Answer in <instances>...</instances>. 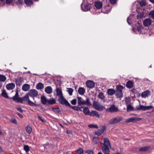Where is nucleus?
Listing matches in <instances>:
<instances>
[{
  "instance_id": "9",
  "label": "nucleus",
  "mask_w": 154,
  "mask_h": 154,
  "mask_svg": "<svg viewBox=\"0 0 154 154\" xmlns=\"http://www.w3.org/2000/svg\"><path fill=\"white\" fill-rule=\"evenodd\" d=\"M106 111L111 113L117 112L119 110L117 107L116 106L114 105H112L110 107L106 109Z\"/></svg>"
},
{
  "instance_id": "1",
  "label": "nucleus",
  "mask_w": 154,
  "mask_h": 154,
  "mask_svg": "<svg viewBox=\"0 0 154 154\" xmlns=\"http://www.w3.org/2000/svg\"><path fill=\"white\" fill-rule=\"evenodd\" d=\"M104 143L102 142L100 143L103 145L102 146L101 148L104 154H110L108 146H111V144L109 140L106 138L103 139Z\"/></svg>"
},
{
  "instance_id": "14",
  "label": "nucleus",
  "mask_w": 154,
  "mask_h": 154,
  "mask_svg": "<svg viewBox=\"0 0 154 154\" xmlns=\"http://www.w3.org/2000/svg\"><path fill=\"white\" fill-rule=\"evenodd\" d=\"M89 115L90 116H95L97 118L100 117V115L98 112L96 111H92L90 112Z\"/></svg>"
},
{
  "instance_id": "52",
  "label": "nucleus",
  "mask_w": 154,
  "mask_h": 154,
  "mask_svg": "<svg viewBox=\"0 0 154 154\" xmlns=\"http://www.w3.org/2000/svg\"><path fill=\"white\" fill-rule=\"evenodd\" d=\"M10 121L11 122L14 123V124L17 125V122L16 120L15 119H12Z\"/></svg>"
},
{
  "instance_id": "39",
  "label": "nucleus",
  "mask_w": 154,
  "mask_h": 154,
  "mask_svg": "<svg viewBox=\"0 0 154 154\" xmlns=\"http://www.w3.org/2000/svg\"><path fill=\"white\" fill-rule=\"evenodd\" d=\"M98 97L102 100H104L105 97V96L104 95L103 93L102 92H100L99 93Z\"/></svg>"
},
{
  "instance_id": "5",
  "label": "nucleus",
  "mask_w": 154,
  "mask_h": 154,
  "mask_svg": "<svg viewBox=\"0 0 154 154\" xmlns=\"http://www.w3.org/2000/svg\"><path fill=\"white\" fill-rule=\"evenodd\" d=\"M13 100L17 103H23L22 98L19 97L18 92L17 90L15 95L12 97L11 98Z\"/></svg>"
},
{
  "instance_id": "55",
  "label": "nucleus",
  "mask_w": 154,
  "mask_h": 154,
  "mask_svg": "<svg viewBox=\"0 0 154 154\" xmlns=\"http://www.w3.org/2000/svg\"><path fill=\"white\" fill-rule=\"evenodd\" d=\"M85 153L88 154H93V151L91 150H87L85 152Z\"/></svg>"
},
{
  "instance_id": "34",
  "label": "nucleus",
  "mask_w": 154,
  "mask_h": 154,
  "mask_svg": "<svg viewBox=\"0 0 154 154\" xmlns=\"http://www.w3.org/2000/svg\"><path fill=\"white\" fill-rule=\"evenodd\" d=\"M116 91L122 92V90L124 88V87L121 85H117L116 86Z\"/></svg>"
},
{
  "instance_id": "58",
  "label": "nucleus",
  "mask_w": 154,
  "mask_h": 154,
  "mask_svg": "<svg viewBox=\"0 0 154 154\" xmlns=\"http://www.w3.org/2000/svg\"><path fill=\"white\" fill-rule=\"evenodd\" d=\"M116 0H109L110 3L112 5L115 4L116 3Z\"/></svg>"
},
{
  "instance_id": "54",
  "label": "nucleus",
  "mask_w": 154,
  "mask_h": 154,
  "mask_svg": "<svg viewBox=\"0 0 154 154\" xmlns=\"http://www.w3.org/2000/svg\"><path fill=\"white\" fill-rule=\"evenodd\" d=\"M76 99H74L71 101V103L73 105H75L76 104Z\"/></svg>"
},
{
  "instance_id": "32",
  "label": "nucleus",
  "mask_w": 154,
  "mask_h": 154,
  "mask_svg": "<svg viewBox=\"0 0 154 154\" xmlns=\"http://www.w3.org/2000/svg\"><path fill=\"white\" fill-rule=\"evenodd\" d=\"M116 96L117 98H121L123 97V94L122 92H119L116 91Z\"/></svg>"
},
{
  "instance_id": "8",
  "label": "nucleus",
  "mask_w": 154,
  "mask_h": 154,
  "mask_svg": "<svg viewBox=\"0 0 154 154\" xmlns=\"http://www.w3.org/2000/svg\"><path fill=\"white\" fill-rule=\"evenodd\" d=\"M93 106L95 109L97 110H102L104 108V106H103L100 105V103L98 102L95 101L93 102Z\"/></svg>"
},
{
  "instance_id": "17",
  "label": "nucleus",
  "mask_w": 154,
  "mask_h": 154,
  "mask_svg": "<svg viewBox=\"0 0 154 154\" xmlns=\"http://www.w3.org/2000/svg\"><path fill=\"white\" fill-rule=\"evenodd\" d=\"M94 6L96 8L98 9L101 8L102 7V3L99 1L96 2L94 3Z\"/></svg>"
},
{
  "instance_id": "19",
  "label": "nucleus",
  "mask_w": 154,
  "mask_h": 154,
  "mask_svg": "<svg viewBox=\"0 0 154 154\" xmlns=\"http://www.w3.org/2000/svg\"><path fill=\"white\" fill-rule=\"evenodd\" d=\"M15 87V85L14 83H11L8 84H7L6 85V88L8 90H12Z\"/></svg>"
},
{
  "instance_id": "16",
  "label": "nucleus",
  "mask_w": 154,
  "mask_h": 154,
  "mask_svg": "<svg viewBox=\"0 0 154 154\" xmlns=\"http://www.w3.org/2000/svg\"><path fill=\"white\" fill-rule=\"evenodd\" d=\"M77 98L78 99V105L81 106L85 104V100L81 97H78Z\"/></svg>"
},
{
  "instance_id": "20",
  "label": "nucleus",
  "mask_w": 154,
  "mask_h": 154,
  "mask_svg": "<svg viewBox=\"0 0 154 154\" xmlns=\"http://www.w3.org/2000/svg\"><path fill=\"white\" fill-rule=\"evenodd\" d=\"M136 26L137 31L139 32H141L142 29H143L142 24L139 23H137L136 25Z\"/></svg>"
},
{
  "instance_id": "4",
  "label": "nucleus",
  "mask_w": 154,
  "mask_h": 154,
  "mask_svg": "<svg viewBox=\"0 0 154 154\" xmlns=\"http://www.w3.org/2000/svg\"><path fill=\"white\" fill-rule=\"evenodd\" d=\"M153 108L152 106L150 105L149 106H144L142 105H140L138 106L135 108V110H142L146 111L150 109Z\"/></svg>"
},
{
  "instance_id": "13",
  "label": "nucleus",
  "mask_w": 154,
  "mask_h": 154,
  "mask_svg": "<svg viewBox=\"0 0 154 154\" xmlns=\"http://www.w3.org/2000/svg\"><path fill=\"white\" fill-rule=\"evenodd\" d=\"M106 129L105 126H103L101 129H99L97 131L95 132V134L98 136L102 134Z\"/></svg>"
},
{
  "instance_id": "51",
  "label": "nucleus",
  "mask_w": 154,
  "mask_h": 154,
  "mask_svg": "<svg viewBox=\"0 0 154 154\" xmlns=\"http://www.w3.org/2000/svg\"><path fill=\"white\" fill-rule=\"evenodd\" d=\"M130 102V100L129 97H126L125 98V102L126 104H128Z\"/></svg>"
},
{
  "instance_id": "29",
  "label": "nucleus",
  "mask_w": 154,
  "mask_h": 154,
  "mask_svg": "<svg viewBox=\"0 0 154 154\" xmlns=\"http://www.w3.org/2000/svg\"><path fill=\"white\" fill-rule=\"evenodd\" d=\"M83 112L85 115H89L90 112L88 107H85L83 109Z\"/></svg>"
},
{
  "instance_id": "40",
  "label": "nucleus",
  "mask_w": 154,
  "mask_h": 154,
  "mask_svg": "<svg viewBox=\"0 0 154 154\" xmlns=\"http://www.w3.org/2000/svg\"><path fill=\"white\" fill-rule=\"evenodd\" d=\"M32 131V128H31L30 127L27 126L26 128V132L27 133H28V134H30Z\"/></svg>"
},
{
  "instance_id": "2",
  "label": "nucleus",
  "mask_w": 154,
  "mask_h": 154,
  "mask_svg": "<svg viewBox=\"0 0 154 154\" xmlns=\"http://www.w3.org/2000/svg\"><path fill=\"white\" fill-rule=\"evenodd\" d=\"M123 118L122 116H117L116 117L110 119L108 121V123L110 125H114L122 121Z\"/></svg>"
},
{
  "instance_id": "12",
  "label": "nucleus",
  "mask_w": 154,
  "mask_h": 154,
  "mask_svg": "<svg viewBox=\"0 0 154 154\" xmlns=\"http://www.w3.org/2000/svg\"><path fill=\"white\" fill-rule=\"evenodd\" d=\"M152 22V20L150 18H146L144 20L143 25L145 26H148L151 24Z\"/></svg>"
},
{
  "instance_id": "7",
  "label": "nucleus",
  "mask_w": 154,
  "mask_h": 154,
  "mask_svg": "<svg viewBox=\"0 0 154 154\" xmlns=\"http://www.w3.org/2000/svg\"><path fill=\"white\" fill-rule=\"evenodd\" d=\"M29 96L33 98L34 100V97H36L38 94V91L35 89L30 90L27 93Z\"/></svg>"
},
{
  "instance_id": "23",
  "label": "nucleus",
  "mask_w": 154,
  "mask_h": 154,
  "mask_svg": "<svg viewBox=\"0 0 154 154\" xmlns=\"http://www.w3.org/2000/svg\"><path fill=\"white\" fill-rule=\"evenodd\" d=\"M48 100L44 96L41 97V102L42 104L47 105Z\"/></svg>"
},
{
  "instance_id": "64",
  "label": "nucleus",
  "mask_w": 154,
  "mask_h": 154,
  "mask_svg": "<svg viewBox=\"0 0 154 154\" xmlns=\"http://www.w3.org/2000/svg\"><path fill=\"white\" fill-rule=\"evenodd\" d=\"M3 152V149L0 146V153L2 152Z\"/></svg>"
},
{
  "instance_id": "42",
  "label": "nucleus",
  "mask_w": 154,
  "mask_h": 154,
  "mask_svg": "<svg viewBox=\"0 0 154 154\" xmlns=\"http://www.w3.org/2000/svg\"><path fill=\"white\" fill-rule=\"evenodd\" d=\"M85 104L88 106H91V103L90 102L89 98H87L86 101H85Z\"/></svg>"
},
{
  "instance_id": "3",
  "label": "nucleus",
  "mask_w": 154,
  "mask_h": 154,
  "mask_svg": "<svg viewBox=\"0 0 154 154\" xmlns=\"http://www.w3.org/2000/svg\"><path fill=\"white\" fill-rule=\"evenodd\" d=\"M29 95L27 94L25 96H24L22 98L23 101H28V104L32 106H38L39 105L38 104H36L35 103L31 101L29 99Z\"/></svg>"
},
{
  "instance_id": "59",
  "label": "nucleus",
  "mask_w": 154,
  "mask_h": 154,
  "mask_svg": "<svg viewBox=\"0 0 154 154\" xmlns=\"http://www.w3.org/2000/svg\"><path fill=\"white\" fill-rule=\"evenodd\" d=\"M131 91L133 94H135L137 93V90L135 88H133L131 90Z\"/></svg>"
},
{
  "instance_id": "44",
  "label": "nucleus",
  "mask_w": 154,
  "mask_h": 154,
  "mask_svg": "<svg viewBox=\"0 0 154 154\" xmlns=\"http://www.w3.org/2000/svg\"><path fill=\"white\" fill-rule=\"evenodd\" d=\"M6 79V77L3 75H0V80L2 82L5 81Z\"/></svg>"
},
{
  "instance_id": "21",
  "label": "nucleus",
  "mask_w": 154,
  "mask_h": 154,
  "mask_svg": "<svg viewBox=\"0 0 154 154\" xmlns=\"http://www.w3.org/2000/svg\"><path fill=\"white\" fill-rule=\"evenodd\" d=\"M116 93V91L112 88H109L107 90V93L109 95L112 96L113 95Z\"/></svg>"
},
{
  "instance_id": "50",
  "label": "nucleus",
  "mask_w": 154,
  "mask_h": 154,
  "mask_svg": "<svg viewBox=\"0 0 154 154\" xmlns=\"http://www.w3.org/2000/svg\"><path fill=\"white\" fill-rule=\"evenodd\" d=\"M98 137H94L93 138V142L95 144H97L98 140Z\"/></svg>"
},
{
  "instance_id": "30",
  "label": "nucleus",
  "mask_w": 154,
  "mask_h": 154,
  "mask_svg": "<svg viewBox=\"0 0 154 154\" xmlns=\"http://www.w3.org/2000/svg\"><path fill=\"white\" fill-rule=\"evenodd\" d=\"M22 82V78H17L16 79V83L17 85L20 86Z\"/></svg>"
},
{
  "instance_id": "22",
  "label": "nucleus",
  "mask_w": 154,
  "mask_h": 154,
  "mask_svg": "<svg viewBox=\"0 0 154 154\" xmlns=\"http://www.w3.org/2000/svg\"><path fill=\"white\" fill-rule=\"evenodd\" d=\"M45 91L48 94H50L52 92V88L51 86H47L45 88Z\"/></svg>"
},
{
  "instance_id": "33",
  "label": "nucleus",
  "mask_w": 154,
  "mask_h": 154,
  "mask_svg": "<svg viewBox=\"0 0 154 154\" xmlns=\"http://www.w3.org/2000/svg\"><path fill=\"white\" fill-rule=\"evenodd\" d=\"M36 87L38 90L42 89L44 88V85L42 83L39 82L37 85Z\"/></svg>"
},
{
  "instance_id": "56",
  "label": "nucleus",
  "mask_w": 154,
  "mask_h": 154,
  "mask_svg": "<svg viewBox=\"0 0 154 154\" xmlns=\"http://www.w3.org/2000/svg\"><path fill=\"white\" fill-rule=\"evenodd\" d=\"M37 117L42 122H45V119H43L42 118V117L39 115L37 116Z\"/></svg>"
},
{
  "instance_id": "10",
  "label": "nucleus",
  "mask_w": 154,
  "mask_h": 154,
  "mask_svg": "<svg viewBox=\"0 0 154 154\" xmlns=\"http://www.w3.org/2000/svg\"><path fill=\"white\" fill-rule=\"evenodd\" d=\"M141 120L140 118L136 117H131L127 120L125 122L126 123H129V122H134L137 121H139Z\"/></svg>"
},
{
  "instance_id": "38",
  "label": "nucleus",
  "mask_w": 154,
  "mask_h": 154,
  "mask_svg": "<svg viewBox=\"0 0 154 154\" xmlns=\"http://www.w3.org/2000/svg\"><path fill=\"white\" fill-rule=\"evenodd\" d=\"M127 110L128 112L134 111V110H135V109H134L131 104H129L127 106Z\"/></svg>"
},
{
  "instance_id": "28",
  "label": "nucleus",
  "mask_w": 154,
  "mask_h": 154,
  "mask_svg": "<svg viewBox=\"0 0 154 154\" xmlns=\"http://www.w3.org/2000/svg\"><path fill=\"white\" fill-rule=\"evenodd\" d=\"M82 4L83 3H82L81 5V8L82 9V10L85 11H88L90 9V8H89V4L88 3L87 4L85 5L84 6V8H83L82 7Z\"/></svg>"
},
{
  "instance_id": "43",
  "label": "nucleus",
  "mask_w": 154,
  "mask_h": 154,
  "mask_svg": "<svg viewBox=\"0 0 154 154\" xmlns=\"http://www.w3.org/2000/svg\"><path fill=\"white\" fill-rule=\"evenodd\" d=\"M76 152L79 154H82L84 152V151L82 148H79L76 150Z\"/></svg>"
},
{
  "instance_id": "35",
  "label": "nucleus",
  "mask_w": 154,
  "mask_h": 154,
  "mask_svg": "<svg viewBox=\"0 0 154 154\" xmlns=\"http://www.w3.org/2000/svg\"><path fill=\"white\" fill-rule=\"evenodd\" d=\"M1 95L2 96L6 98L10 99V98L9 97L7 93L4 90H3L2 91Z\"/></svg>"
},
{
  "instance_id": "47",
  "label": "nucleus",
  "mask_w": 154,
  "mask_h": 154,
  "mask_svg": "<svg viewBox=\"0 0 154 154\" xmlns=\"http://www.w3.org/2000/svg\"><path fill=\"white\" fill-rule=\"evenodd\" d=\"M88 127L91 128H98V127L97 125H95L93 124H90L89 125H88Z\"/></svg>"
},
{
  "instance_id": "6",
  "label": "nucleus",
  "mask_w": 154,
  "mask_h": 154,
  "mask_svg": "<svg viewBox=\"0 0 154 154\" xmlns=\"http://www.w3.org/2000/svg\"><path fill=\"white\" fill-rule=\"evenodd\" d=\"M58 101L59 103L63 105H65L66 106L69 107L70 104L63 96L60 97Z\"/></svg>"
},
{
  "instance_id": "61",
  "label": "nucleus",
  "mask_w": 154,
  "mask_h": 154,
  "mask_svg": "<svg viewBox=\"0 0 154 154\" xmlns=\"http://www.w3.org/2000/svg\"><path fill=\"white\" fill-rule=\"evenodd\" d=\"M16 114L20 118H21V119H22L23 118V116H22L21 114H20V113L18 112H17L16 113Z\"/></svg>"
},
{
  "instance_id": "11",
  "label": "nucleus",
  "mask_w": 154,
  "mask_h": 154,
  "mask_svg": "<svg viewBox=\"0 0 154 154\" xmlns=\"http://www.w3.org/2000/svg\"><path fill=\"white\" fill-rule=\"evenodd\" d=\"M86 85L88 88H93L95 86V83L92 81L88 80L86 82Z\"/></svg>"
},
{
  "instance_id": "41",
  "label": "nucleus",
  "mask_w": 154,
  "mask_h": 154,
  "mask_svg": "<svg viewBox=\"0 0 154 154\" xmlns=\"http://www.w3.org/2000/svg\"><path fill=\"white\" fill-rule=\"evenodd\" d=\"M67 89L68 90L67 91L68 92L69 95L70 96L72 95L73 91V89L71 88H67Z\"/></svg>"
},
{
  "instance_id": "63",
  "label": "nucleus",
  "mask_w": 154,
  "mask_h": 154,
  "mask_svg": "<svg viewBox=\"0 0 154 154\" xmlns=\"http://www.w3.org/2000/svg\"><path fill=\"white\" fill-rule=\"evenodd\" d=\"M48 109H45L44 107H42V106H41V109L43 111H45L46 110H47Z\"/></svg>"
},
{
  "instance_id": "36",
  "label": "nucleus",
  "mask_w": 154,
  "mask_h": 154,
  "mask_svg": "<svg viewBox=\"0 0 154 154\" xmlns=\"http://www.w3.org/2000/svg\"><path fill=\"white\" fill-rule=\"evenodd\" d=\"M57 94L58 96H63L62 91L61 89L59 88H57L56 89Z\"/></svg>"
},
{
  "instance_id": "24",
  "label": "nucleus",
  "mask_w": 154,
  "mask_h": 154,
  "mask_svg": "<svg viewBox=\"0 0 154 154\" xmlns=\"http://www.w3.org/2000/svg\"><path fill=\"white\" fill-rule=\"evenodd\" d=\"M30 88V86L28 84H25L22 86V89L24 91H28Z\"/></svg>"
},
{
  "instance_id": "62",
  "label": "nucleus",
  "mask_w": 154,
  "mask_h": 154,
  "mask_svg": "<svg viewBox=\"0 0 154 154\" xmlns=\"http://www.w3.org/2000/svg\"><path fill=\"white\" fill-rule=\"evenodd\" d=\"M127 22L129 25H131V20H130V19H129V17H128V18L127 19Z\"/></svg>"
},
{
  "instance_id": "60",
  "label": "nucleus",
  "mask_w": 154,
  "mask_h": 154,
  "mask_svg": "<svg viewBox=\"0 0 154 154\" xmlns=\"http://www.w3.org/2000/svg\"><path fill=\"white\" fill-rule=\"evenodd\" d=\"M16 109H17V110L21 112H23V111L22 109L20 107H16Z\"/></svg>"
},
{
  "instance_id": "53",
  "label": "nucleus",
  "mask_w": 154,
  "mask_h": 154,
  "mask_svg": "<svg viewBox=\"0 0 154 154\" xmlns=\"http://www.w3.org/2000/svg\"><path fill=\"white\" fill-rule=\"evenodd\" d=\"M13 0H6V3L7 5H10L11 4Z\"/></svg>"
},
{
  "instance_id": "48",
  "label": "nucleus",
  "mask_w": 154,
  "mask_h": 154,
  "mask_svg": "<svg viewBox=\"0 0 154 154\" xmlns=\"http://www.w3.org/2000/svg\"><path fill=\"white\" fill-rule=\"evenodd\" d=\"M69 107L73 109L74 110H76L77 111H78V109L79 107L78 106H71L70 104V105Z\"/></svg>"
},
{
  "instance_id": "18",
  "label": "nucleus",
  "mask_w": 154,
  "mask_h": 154,
  "mask_svg": "<svg viewBox=\"0 0 154 154\" xmlns=\"http://www.w3.org/2000/svg\"><path fill=\"white\" fill-rule=\"evenodd\" d=\"M56 103V100L53 98H51L48 100L47 106H48L50 105H53L55 104Z\"/></svg>"
},
{
  "instance_id": "25",
  "label": "nucleus",
  "mask_w": 154,
  "mask_h": 154,
  "mask_svg": "<svg viewBox=\"0 0 154 154\" xmlns=\"http://www.w3.org/2000/svg\"><path fill=\"white\" fill-rule=\"evenodd\" d=\"M24 3L28 6H30L33 2L32 0H24Z\"/></svg>"
},
{
  "instance_id": "26",
  "label": "nucleus",
  "mask_w": 154,
  "mask_h": 154,
  "mask_svg": "<svg viewBox=\"0 0 154 154\" xmlns=\"http://www.w3.org/2000/svg\"><path fill=\"white\" fill-rule=\"evenodd\" d=\"M150 92L149 90H146L143 92L141 94V96L143 97H145L150 94Z\"/></svg>"
},
{
  "instance_id": "27",
  "label": "nucleus",
  "mask_w": 154,
  "mask_h": 154,
  "mask_svg": "<svg viewBox=\"0 0 154 154\" xmlns=\"http://www.w3.org/2000/svg\"><path fill=\"white\" fill-rule=\"evenodd\" d=\"M49 109L50 110H51V109H52L55 112L61 114V111L59 108H50Z\"/></svg>"
},
{
  "instance_id": "31",
  "label": "nucleus",
  "mask_w": 154,
  "mask_h": 154,
  "mask_svg": "<svg viewBox=\"0 0 154 154\" xmlns=\"http://www.w3.org/2000/svg\"><path fill=\"white\" fill-rule=\"evenodd\" d=\"M85 92V89L82 87H80L78 90V92L79 94L82 95Z\"/></svg>"
},
{
  "instance_id": "37",
  "label": "nucleus",
  "mask_w": 154,
  "mask_h": 154,
  "mask_svg": "<svg viewBox=\"0 0 154 154\" xmlns=\"http://www.w3.org/2000/svg\"><path fill=\"white\" fill-rule=\"evenodd\" d=\"M150 146H146L142 147L140 148L139 149L140 151H145L147 150L150 148Z\"/></svg>"
},
{
  "instance_id": "49",
  "label": "nucleus",
  "mask_w": 154,
  "mask_h": 154,
  "mask_svg": "<svg viewBox=\"0 0 154 154\" xmlns=\"http://www.w3.org/2000/svg\"><path fill=\"white\" fill-rule=\"evenodd\" d=\"M24 149L26 152H28L29 151V147L28 145H25L24 146Z\"/></svg>"
},
{
  "instance_id": "57",
  "label": "nucleus",
  "mask_w": 154,
  "mask_h": 154,
  "mask_svg": "<svg viewBox=\"0 0 154 154\" xmlns=\"http://www.w3.org/2000/svg\"><path fill=\"white\" fill-rule=\"evenodd\" d=\"M23 3V0H17V3L18 4H21L22 5Z\"/></svg>"
},
{
  "instance_id": "15",
  "label": "nucleus",
  "mask_w": 154,
  "mask_h": 154,
  "mask_svg": "<svg viewBox=\"0 0 154 154\" xmlns=\"http://www.w3.org/2000/svg\"><path fill=\"white\" fill-rule=\"evenodd\" d=\"M126 86L127 88L131 89L134 86V83L131 81H128L126 83Z\"/></svg>"
},
{
  "instance_id": "46",
  "label": "nucleus",
  "mask_w": 154,
  "mask_h": 154,
  "mask_svg": "<svg viewBox=\"0 0 154 154\" xmlns=\"http://www.w3.org/2000/svg\"><path fill=\"white\" fill-rule=\"evenodd\" d=\"M139 4L141 6L143 7L146 5V2L145 1L141 0L139 2Z\"/></svg>"
},
{
  "instance_id": "45",
  "label": "nucleus",
  "mask_w": 154,
  "mask_h": 154,
  "mask_svg": "<svg viewBox=\"0 0 154 154\" xmlns=\"http://www.w3.org/2000/svg\"><path fill=\"white\" fill-rule=\"evenodd\" d=\"M149 16H151L150 17L152 18L153 20H154V7L153 10L152 11L150 12V13H149Z\"/></svg>"
}]
</instances>
